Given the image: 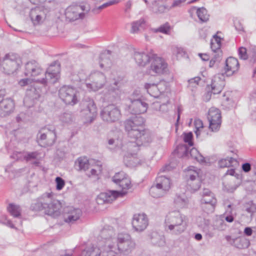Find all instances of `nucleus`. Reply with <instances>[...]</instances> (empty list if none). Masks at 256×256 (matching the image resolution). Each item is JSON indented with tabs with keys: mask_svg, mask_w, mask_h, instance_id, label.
I'll list each match as a JSON object with an SVG mask.
<instances>
[{
	"mask_svg": "<svg viewBox=\"0 0 256 256\" xmlns=\"http://www.w3.org/2000/svg\"><path fill=\"white\" fill-rule=\"evenodd\" d=\"M114 231L112 227L106 226L100 232V236L105 238L107 254L104 256H129L134 250L136 244L131 236L126 232L118 233L114 236Z\"/></svg>",
	"mask_w": 256,
	"mask_h": 256,
	"instance_id": "obj_1",
	"label": "nucleus"
},
{
	"mask_svg": "<svg viewBox=\"0 0 256 256\" xmlns=\"http://www.w3.org/2000/svg\"><path fill=\"white\" fill-rule=\"evenodd\" d=\"M144 122L143 118L136 116L126 120L124 122L125 130L128 136L133 140H136L140 146H147L153 140L151 133L144 130L142 126Z\"/></svg>",
	"mask_w": 256,
	"mask_h": 256,
	"instance_id": "obj_2",
	"label": "nucleus"
},
{
	"mask_svg": "<svg viewBox=\"0 0 256 256\" xmlns=\"http://www.w3.org/2000/svg\"><path fill=\"white\" fill-rule=\"evenodd\" d=\"M31 208L36 211L44 210L45 214L56 217L60 214L62 204L55 198L53 192H46L32 204Z\"/></svg>",
	"mask_w": 256,
	"mask_h": 256,
	"instance_id": "obj_3",
	"label": "nucleus"
},
{
	"mask_svg": "<svg viewBox=\"0 0 256 256\" xmlns=\"http://www.w3.org/2000/svg\"><path fill=\"white\" fill-rule=\"evenodd\" d=\"M164 226L171 234L179 235L186 229L187 218L179 210L170 211L165 217Z\"/></svg>",
	"mask_w": 256,
	"mask_h": 256,
	"instance_id": "obj_4",
	"label": "nucleus"
},
{
	"mask_svg": "<svg viewBox=\"0 0 256 256\" xmlns=\"http://www.w3.org/2000/svg\"><path fill=\"white\" fill-rule=\"evenodd\" d=\"M116 184L122 188V191L110 190L100 193L96 199V202L98 204L111 203L117 198L123 197L127 194L128 190L132 187L131 180L129 176Z\"/></svg>",
	"mask_w": 256,
	"mask_h": 256,
	"instance_id": "obj_5",
	"label": "nucleus"
},
{
	"mask_svg": "<svg viewBox=\"0 0 256 256\" xmlns=\"http://www.w3.org/2000/svg\"><path fill=\"white\" fill-rule=\"evenodd\" d=\"M60 72V64L54 62L50 64L45 72V78L41 79L26 78L20 80L18 84L24 86L31 84L32 82H40L44 85L48 84H54L58 78Z\"/></svg>",
	"mask_w": 256,
	"mask_h": 256,
	"instance_id": "obj_6",
	"label": "nucleus"
},
{
	"mask_svg": "<svg viewBox=\"0 0 256 256\" xmlns=\"http://www.w3.org/2000/svg\"><path fill=\"white\" fill-rule=\"evenodd\" d=\"M144 87L151 96L156 98L164 97L166 98V102H168V94L170 88L167 82L162 80L158 84L148 82L144 84Z\"/></svg>",
	"mask_w": 256,
	"mask_h": 256,
	"instance_id": "obj_7",
	"label": "nucleus"
},
{
	"mask_svg": "<svg viewBox=\"0 0 256 256\" xmlns=\"http://www.w3.org/2000/svg\"><path fill=\"white\" fill-rule=\"evenodd\" d=\"M50 10V8L46 3L30 9L28 12V18L32 26H38L42 25L46 20Z\"/></svg>",
	"mask_w": 256,
	"mask_h": 256,
	"instance_id": "obj_8",
	"label": "nucleus"
},
{
	"mask_svg": "<svg viewBox=\"0 0 256 256\" xmlns=\"http://www.w3.org/2000/svg\"><path fill=\"white\" fill-rule=\"evenodd\" d=\"M90 10L88 4H72L66 8L64 15L68 20L72 22L84 18Z\"/></svg>",
	"mask_w": 256,
	"mask_h": 256,
	"instance_id": "obj_9",
	"label": "nucleus"
},
{
	"mask_svg": "<svg viewBox=\"0 0 256 256\" xmlns=\"http://www.w3.org/2000/svg\"><path fill=\"white\" fill-rule=\"evenodd\" d=\"M58 96L66 104L74 106L78 102L80 92L74 88L64 86L60 88Z\"/></svg>",
	"mask_w": 256,
	"mask_h": 256,
	"instance_id": "obj_10",
	"label": "nucleus"
},
{
	"mask_svg": "<svg viewBox=\"0 0 256 256\" xmlns=\"http://www.w3.org/2000/svg\"><path fill=\"white\" fill-rule=\"evenodd\" d=\"M150 66L147 72L152 76H160L166 72L168 64L163 58L154 54L152 56Z\"/></svg>",
	"mask_w": 256,
	"mask_h": 256,
	"instance_id": "obj_11",
	"label": "nucleus"
},
{
	"mask_svg": "<svg viewBox=\"0 0 256 256\" xmlns=\"http://www.w3.org/2000/svg\"><path fill=\"white\" fill-rule=\"evenodd\" d=\"M56 134L54 126L44 127L40 130L38 135V141L42 146H52L56 142Z\"/></svg>",
	"mask_w": 256,
	"mask_h": 256,
	"instance_id": "obj_12",
	"label": "nucleus"
},
{
	"mask_svg": "<svg viewBox=\"0 0 256 256\" xmlns=\"http://www.w3.org/2000/svg\"><path fill=\"white\" fill-rule=\"evenodd\" d=\"M200 170L194 166L188 167L186 176L188 178V188L192 192L198 190L201 186Z\"/></svg>",
	"mask_w": 256,
	"mask_h": 256,
	"instance_id": "obj_13",
	"label": "nucleus"
},
{
	"mask_svg": "<svg viewBox=\"0 0 256 256\" xmlns=\"http://www.w3.org/2000/svg\"><path fill=\"white\" fill-rule=\"evenodd\" d=\"M105 238L99 236L98 242L97 244H90L81 253V256H104V254H107V252L105 250Z\"/></svg>",
	"mask_w": 256,
	"mask_h": 256,
	"instance_id": "obj_14",
	"label": "nucleus"
},
{
	"mask_svg": "<svg viewBox=\"0 0 256 256\" xmlns=\"http://www.w3.org/2000/svg\"><path fill=\"white\" fill-rule=\"evenodd\" d=\"M20 62V60L17 54H6L4 58L2 64L4 72L8 74H14L19 68Z\"/></svg>",
	"mask_w": 256,
	"mask_h": 256,
	"instance_id": "obj_15",
	"label": "nucleus"
},
{
	"mask_svg": "<svg viewBox=\"0 0 256 256\" xmlns=\"http://www.w3.org/2000/svg\"><path fill=\"white\" fill-rule=\"evenodd\" d=\"M100 114L102 120L108 123L116 122L121 118L120 110L114 104L103 108Z\"/></svg>",
	"mask_w": 256,
	"mask_h": 256,
	"instance_id": "obj_16",
	"label": "nucleus"
},
{
	"mask_svg": "<svg viewBox=\"0 0 256 256\" xmlns=\"http://www.w3.org/2000/svg\"><path fill=\"white\" fill-rule=\"evenodd\" d=\"M85 108L81 112L80 116L84 119V122L90 124L92 122L96 116V107L92 100H89L84 104Z\"/></svg>",
	"mask_w": 256,
	"mask_h": 256,
	"instance_id": "obj_17",
	"label": "nucleus"
},
{
	"mask_svg": "<svg viewBox=\"0 0 256 256\" xmlns=\"http://www.w3.org/2000/svg\"><path fill=\"white\" fill-rule=\"evenodd\" d=\"M133 229L136 232H142L148 225V219L144 213H138L134 214L132 220Z\"/></svg>",
	"mask_w": 256,
	"mask_h": 256,
	"instance_id": "obj_18",
	"label": "nucleus"
},
{
	"mask_svg": "<svg viewBox=\"0 0 256 256\" xmlns=\"http://www.w3.org/2000/svg\"><path fill=\"white\" fill-rule=\"evenodd\" d=\"M91 83L86 84L88 88L93 91H98L102 88L106 82V76L102 72H96L91 75Z\"/></svg>",
	"mask_w": 256,
	"mask_h": 256,
	"instance_id": "obj_19",
	"label": "nucleus"
},
{
	"mask_svg": "<svg viewBox=\"0 0 256 256\" xmlns=\"http://www.w3.org/2000/svg\"><path fill=\"white\" fill-rule=\"evenodd\" d=\"M223 77L222 74L215 76L212 78L210 84L207 86V88L210 90L214 94L220 93L224 88L225 82Z\"/></svg>",
	"mask_w": 256,
	"mask_h": 256,
	"instance_id": "obj_20",
	"label": "nucleus"
},
{
	"mask_svg": "<svg viewBox=\"0 0 256 256\" xmlns=\"http://www.w3.org/2000/svg\"><path fill=\"white\" fill-rule=\"evenodd\" d=\"M178 153H182V156H190L196 160L200 162H202L204 161V158L198 152L196 148H192L190 152H188V148L186 144L179 145L178 146Z\"/></svg>",
	"mask_w": 256,
	"mask_h": 256,
	"instance_id": "obj_21",
	"label": "nucleus"
},
{
	"mask_svg": "<svg viewBox=\"0 0 256 256\" xmlns=\"http://www.w3.org/2000/svg\"><path fill=\"white\" fill-rule=\"evenodd\" d=\"M43 72L40 66L35 60L28 62L26 64L24 75L28 77H35Z\"/></svg>",
	"mask_w": 256,
	"mask_h": 256,
	"instance_id": "obj_22",
	"label": "nucleus"
},
{
	"mask_svg": "<svg viewBox=\"0 0 256 256\" xmlns=\"http://www.w3.org/2000/svg\"><path fill=\"white\" fill-rule=\"evenodd\" d=\"M130 102L131 104L130 105L129 108L133 114H140L146 112L148 105L141 99L139 98L131 99Z\"/></svg>",
	"mask_w": 256,
	"mask_h": 256,
	"instance_id": "obj_23",
	"label": "nucleus"
},
{
	"mask_svg": "<svg viewBox=\"0 0 256 256\" xmlns=\"http://www.w3.org/2000/svg\"><path fill=\"white\" fill-rule=\"evenodd\" d=\"M82 212L80 208L68 206L64 210V219L66 222H73L80 218Z\"/></svg>",
	"mask_w": 256,
	"mask_h": 256,
	"instance_id": "obj_24",
	"label": "nucleus"
},
{
	"mask_svg": "<svg viewBox=\"0 0 256 256\" xmlns=\"http://www.w3.org/2000/svg\"><path fill=\"white\" fill-rule=\"evenodd\" d=\"M140 144L136 140L130 141L124 139L122 152H126L124 156L136 155L139 150Z\"/></svg>",
	"mask_w": 256,
	"mask_h": 256,
	"instance_id": "obj_25",
	"label": "nucleus"
},
{
	"mask_svg": "<svg viewBox=\"0 0 256 256\" xmlns=\"http://www.w3.org/2000/svg\"><path fill=\"white\" fill-rule=\"evenodd\" d=\"M152 54L144 52L136 51L134 54V58L138 66H144L150 62Z\"/></svg>",
	"mask_w": 256,
	"mask_h": 256,
	"instance_id": "obj_26",
	"label": "nucleus"
},
{
	"mask_svg": "<svg viewBox=\"0 0 256 256\" xmlns=\"http://www.w3.org/2000/svg\"><path fill=\"white\" fill-rule=\"evenodd\" d=\"M239 68V64L236 58L230 57L226 61L225 72L228 76L233 74Z\"/></svg>",
	"mask_w": 256,
	"mask_h": 256,
	"instance_id": "obj_27",
	"label": "nucleus"
},
{
	"mask_svg": "<svg viewBox=\"0 0 256 256\" xmlns=\"http://www.w3.org/2000/svg\"><path fill=\"white\" fill-rule=\"evenodd\" d=\"M40 97V94L36 88H32L27 91L26 95L24 100V103L26 106L30 108L32 106Z\"/></svg>",
	"mask_w": 256,
	"mask_h": 256,
	"instance_id": "obj_28",
	"label": "nucleus"
},
{
	"mask_svg": "<svg viewBox=\"0 0 256 256\" xmlns=\"http://www.w3.org/2000/svg\"><path fill=\"white\" fill-rule=\"evenodd\" d=\"M120 83L119 80H114L107 88L108 94L114 98H116L120 96L122 92L120 90Z\"/></svg>",
	"mask_w": 256,
	"mask_h": 256,
	"instance_id": "obj_29",
	"label": "nucleus"
},
{
	"mask_svg": "<svg viewBox=\"0 0 256 256\" xmlns=\"http://www.w3.org/2000/svg\"><path fill=\"white\" fill-rule=\"evenodd\" d=\"M14 104L11 98H6L0 102V109L4 112V115H7L13 112Z\"/></svg>",
	"mask_w": 256,
	"mask_h": 256,
	"instance_id": "obj_30",
	"label": "nucleus"
},
{
	"mask_svg": "<svg viewBox=\"0 0 256 256\" xmlns=\"http://www.w3.org/2000/svg\"><path fill=\"white\" fill-rule=\"evenodd\" d=\"M154 183L159 187L168 192L170 188L171 182L170 178L163 176H158Z\"/></svg>",
	"mask_w": 256,
	"mask_h": 256,
	"instance_id": "obj_31",
	"label": "nucleus"
},
{
	"mask_svg": "<svg viewBox=\"0 0 256 256\" xmlns=\"http://www.w3.org/2000/svg\"><path fill=\"white\" fill-rule=\"evenodd\" d=\"M76 164L78 166L80 170L84 171L88 170L90 166L95 164L94 160H88L86 157H80L76 161Z\"/></svg>",
	"mask_w": 256,
	"mask_h": 256,
	"instance_id": "obj_32",
	"label": "nucleus"
},
{
	"mask_svg": "<svg viewBox=\"0 0 256 256\" xmlns=\"http://www.w3.org/2000/svg\"><path fill=\"white\" fill-rule=\"evenodd\" d=\"M124 140L120 136L117 138H112L108 140L109 148L114 150H122Z\"/></svg>",
	"mask_w": 256,
	"mask_h": 256,
	"instance_id": "obj_33",
	"label": "nucleus"
},
{
	"mask_svg": "<svg viewBox=\"0 0 256 256\" xmlns=\"http://www.w3.org/2000/svg\"><path fill=\"white\" fill-rule=\"evenodd\" d=\"M168 192L164 190L161 188L155 183L150 187V194L154 198H158L164 196Z\"/></svg>",
	"mask_w": 256,
	"mask_h": 256,
	"instance_id": "obj_34",
	"label": "nucleus"
},
{
	"mask_svg": "<svg viewBox=\"0 0 256 256\" xmlns=\"http://www.w3.org/2000/svg\"><path fill=\"white\" fill-rule=\"evenodd\" d=\"M112 66V62L110 56L108 54H102L100 56V66L101 68L106 70L110 68Z\"/></svg>",
	"mask_w": 256,
	"mask_h": 256,
	"instance_id": "obj_35",
	"label": "nucleus"
},
{
	"mask_svg": "<svg viewBox=\"0 0 256 256\" xmlns=\"http://www.w3.org/2000/svg\"><path fill=\"white\" fill-rule=\"evenodd\" d=\"M124 162L128 166L130 167L136 166L141 164L142 161L136 157V155L124 156Z\"/></svg>",
	"mask_w": 256,
	"mask_h": 256,
	"instance_id": "obj_36",
	"label": "nucleus"
},
{
	"mask_svg": "<svg viewBox=\"0 0 256 256\" xmlns=\"http://www.w3.org/2000/svg\"><path fill=\"white\" fill-rule=\"evenodd\" d=\"M220 168L234 166L238 164L237 160L232 158H226L220 160L218 162Z\"/></svg>",
	"mask_w": 256,
	"mask_h": 256,
	"instance_id": "obj_37",
	"label": "nucleus"
},
{
	"mask_svg": "<svg viewBox=\"0 0 256 256\" xmlns=\"http://www.w3.org/2000/svg\"><path fill=\"white\" fill-rule=\"evenodd\" d=\"M196 14L200 20L202 22H206L209 20L210 16L208 13V10L204 7L198 8Z\"/></svg>",
	"mask_w": 256,
	"mask_h": 256,
	"instance_id": "obj_38",
	"label": "nucleus"
},
{
	"mask_svg": "<svg viewBox=\"0 0 256 256\" xmlns=\"http://www.w3.org/2000/svg\"><path fill=\"white\" fill-rule=\"evenodd\" d=\"M8 210L14 218H20L21 216V208L18 205L12 204H9Z\"/></svg>",
	"mask_w": 256,
	"mask_h": 256,
	"instance_id": "obj_39",
	"label": "nucleus"
},
{
	"mask_svg": "<svg viewBox=\"0 0 256 256\" xmlns=\"http://www.w3.org/2000/svg\"><path fill=\"white\" fill-rule=\"evenodd\" d=\"M208 119H214L215 120H222L220 111L214 107L211 108L208 112Z\"/></svg>",
	"mask_w": 256,
	"mask_h": 256,
	"instance_id": "obj_40",
	"label": "nucleus"
},
{
	"mask_svg": "<svg viewBox=\"0 0 256 256\" xmlns=\"http://www.w3.org/2000/svg\"><path fill=\"white\" fill-rule=\"evenodd\" d=\"M152 5V10L156 14L164 13L170 10V8L165 5H158L156 1L153 2Z\"/></svg>",
	"mask_w": 256,
	"mask_h": 256,
	"instance_id": "obj_41",
	"label": "nucleus"
},
{
	"mask_svg": "<svg viewBox=\"0 0 256 256\" xmlns=\"http://www.w3.org/2000/svg\"><path fill=\"white\" fill-rule=\"evenodd\" d=\"M89 168L90 169V173L88 174V176L96 177L102 172V166L99 164H92L90 166Z\"/></svg>",
	"mask_w": 256,
	"mask_h": 256,
	"instance_id": "obj_42",
	"label": "nucleus"
},
{
	"mask_svg": "<svg viewBox=\"0 0 256 256\" xmlns=\"http://www.w3.org/2000/svg\"><path fill=\"white\" fill-rule=\"evenodd\" d=\"M145 23L144 20L143 18H140L138 20L133 22L131 24V28L130 32L132 34L138 33L142 25Z\"/></svg>",
	"mask_w": 256,
	"mask_h": 256,
	"instance_id": "obj_43",
	"label": "nucleus"
},
{
	"mask_svg": "<svg viewBox=\"0 0 256 256\" xmlns=\"http://www.w3.org/2000/svg\"><path fill=\"white\" fill-rule=\"evenodd\" d=\"M209 122V129L213 132H218L220 128L222 120H216L214 119H208Z\"/></svg>",
	"mask_w": 256,
	"mask_h": 256,
	"instance_id": "obj_44",
	"label": "nucleus"
},
{
	"mask_svg": "<svg viewBox=\"0 0 256 256\" xmlns=\"http://www.w3.org/2000/svg\"><path fill=\"white\" fill-rule=\"evenodd\" d=\"M188 199L184 196H178L174 200L176 204L180 208L187 207L188 204Z\"/></svg>",
	"mask_w": 256,
	"mask_h": 256,
	"instance_id": "obj_45",
	"label": "nucleus"
},
{
	"mask_svg": "<svg viewBox=\"0 0 256 256\" xmlns=\"http://www.w3.org/2000/svg\"><path fill=\"white\" fill-rule=\"evenodd\" d=\"M244 210L252 216L256 212V205L252 202H248L244 204Z\"/></svg>",
	"mask_w": 256,
	"mask_h": 256,
	"instance_id": "obj_46",
	"label": "nucleus"
},
{
	"mask_svg": "<svg viewBox=\"0 0 256 256\" xmlns=\"http://www.w3.org/2000/svg\"><path fill=\"white\" fill-rule=\"evenodd\" d=\"M128 177V176L124 172H118L116 173L112 177V181L116 184H117L119 182H122L124 178H126Z\"/></svg>",
	"mask_w": 256,
	"mask_h": 256,
	"instance_id": "obj_47",
	"label": "nucleus"
},
{
	"mask_svg": "<svg viewBox=\"0 0 256 256\" xmlns=\"http://www.w3.org/2000/svg\"><path fill=\"white\" fill-rule=\"evenodd\" d=\"M172 54L175 55L177 57H182L185 54V51L182 47L176 46H173L171 48Z\"/></svg>",
	"mask_w": 256,
	"mask_h": 256,
	"instance_id": "obj_48",
	"label": "nucleus"
},
{
	"mask_svg": "<svg viewBox=\"0 0 256 256\" xmlns=\"http://www.w3.org/2000/svg\"><path fill=\"white\" fill-rule=\"evenodd\" d=\"M216 202H208L201 204L202 208L207 213L214 212Z\"/></svg>",
	"mask_w": 256,
	"mask_h": 256,
	"instance_id": "obj_49",
	"label": "nucleus"
},
{
	"mask_svg": "<svg viewBox=\"0 0 256 256\" xmlns=\"http://www.w3.org/2000/svg\"><path fill=\"white\" fill-rule=\"evenodd\" d=\"M200 80L199 77H195L188 80V87L193 91L195 88L197 87Z\"/></svg>",
	"mask_w": 256,
	"mask_h": 256,
	"instance_id": "obj_50",
	"label": "nucleus"
},
{
	"mask_svg": "<svg viewBox=\"0 0 256 256\" xmlns=\"http://www.w3.org/2000/svg\"><path fill=\"white\" fill-rule=\"evenodd\" d=\"M198 226L204 230H208L209 221L202 218H199L196 221Z\"/></svg>",
	"mask_w": 256,
	"mask_h": 256,
	"instance_id": "obj_51",
	"label": "nucleus"
},
{
	"mask_svg": "<svg viewBox=\"0 0 256 256\" xmlns=\"http://www.w3.org/2000/svg\"><path fill=\"white\" fill-rule=\"evenodd\" d=\"M38 153L37 152H28L24 156V158L26 161L34 160L37 158Z\"/></svg>",
	"mask_w": 256,
	"mask_h": 256,
	"instance_id": "obj_52",
	"label": "nucleus"
},
{
	"mask_svg": "<svg viewBox=\"0 0 256 256\" xmlns=\"http://www.w3.org/2000/svg\"><path fill=\"white\" fill-rule=\"evenodd\" d=\"M192 139V132L184 133V140L186 143H188L190 146H192L194 144Z\"/></svg>",
	"mask_w": 256,
	"mask_h": 256,
	"instance_id": "obj_53",
	"label": "nucleus"
},
{
	"mask_svg": "<svg viewBox=\"0 0 256 256\" xmlns=\"http://www.w3.org/2000/svg\"><path fill=\"white\" fill-rule=\"evenodd\" d=\"M170 30V26L168 23H166L164 25L160 26L158 29L155 30L156 32H160L164 34H167Z\"/></svg>",
	"mask_w": 256,
	"mask_h": 256,
	"instance_id": "obj_54",
	"label": "nucleus"
},
{
	"mask_svg": "<svg viewBox=\"0 0 256 256\" xmlns=\"http://www.w3.org/2000/svg\"><path fill=\"white\" fill-rule=\"evenodd\" d=\"M56 188L57 190H60L63 188L65 185L64 180L60 177H56Z\"/></svg>",
	"mask_w": 256,
	"mask_h": 256,
	"instance_id": "obj_55",
	"label": "nucleus"
},
{
	"mask_svg": "<svg viewBox=\"0 0 256 256\" xmlns=\"http://www.w3.org/2000/svg\"><path fill=\"white\" fill-rule=\"evenodd\" d=\"M201 204L208 202H216V200L214 196H210V197L202 198L200 200Z\"/></svg>",
	"mask_w": 256,
	"mask_h": 256,
	"instance_id": "obj_56",
	"label": "nucleus"
},
{
	"mask_svg": "<svg viewBox=\"0 0 256 256\" xmlns=\"http://www.w3.org/2000/svg\"><path fill=\"white\" fill-rule=\"evenodd\" d=\"M238 55L240 58L242 60H246L248 58V54L246 48L241 47L238 50Z\"/></svg>",
	"mask_w": 256,
	"mask_h": 256,
	"instance_id": "obj_57",
	"label": "nucleus"
},
{
	"mask_svg": "<svg viewBox=\"0 0 256 256\" xmlns=\"http://www.w3.org/2000/svg\"><path fill=\"white\" fill-rule=\"evenodd\" d=\"M60 120L64 122H68L72 120V116L69 113H64L60 116Z\"/></svg>",
	"mask_w": 256,
	"mask_h": 256,
	"instance_id": "obj_58",
	"label": "nucleus"
},
{
	"mask_svg": "<svg viewBox=\"0 0 256 256\" xmlns=\"http://www.w3.org/2000/svg\"><path fill=\"white\" fill-rule=\"evenodd\" d=\"M207 88L206 92L203 96V100L206 102H208L212 97V91L210 90Z\"/></svg>",
	"mask_w": 256,
	"mask_h": 256,
	"instance_id": "obj_59",
	"label": "nucleus"
},
{
	"mask_svg": "<svg viewBox=\"0 0 256 256\" xmlns=\"http://www.w3.org/2000/svg\"><path fill=\"white\" fill-rule=\"evenodd\" d=\"M156 239L158 240V242L153 241V242L158 246H162L164 244L165 241L164 236H156Z\"/></svg>",
	"mask_w": 256,
	"mask_h": 256,
	"instance_id": "obj_60",
	"label": "nucleus"
},
{
	"mask_svg": "<svg viewBox=\"0 0 256 256\" xmlns=\"http://www.w3.org/2000/svg\"><path fill=\"white\" fill-rule=\"evenodd\" d=\"M202 198L210 197V196H214V194L210 190L206 188H204L202 192Z\"/></svg>",
	"mask_w": 256,
	"mask_h": 256,
	"instance_id": "obj_61",
	"label": "nucleus"
},
{
	"mask_svg": "<svg viewBox=\"0 0 256 256\" xmlns=\"http://www.w3.org/2000/svg\"><path fill=\"white\" fill-rule=\"evenodd\" d=\"M220 45L211 42V48L214 52H219L220 51Z\"/></svg>",
	"mask_w": 256,
	"mask_h": 256,
	"instance_id": "obj_62",
	"label": "nucleus"
},
{
	"mask_svg": "<svg viewBox=\"0 0 256 256\" xmlns=\"http://www.w3.org/2000/svg\"><path fill=\"white\" fill-rule=\"evenodd\" d=\"M185 2L186 0H174L170 8V9L176 7H180L181 6V4Z\"/></svg>",
	"mask_w": 256,
	"mask_h": 256,
	"instance_id": "obj_63",
	"label": "nucleus"
},
{
	"mask_svg": "<svg viewBox=\"0 0 256 256\" xmlns=\"http://www.w3.org/2000/svg\"><path fill=\"white\" fill-rule=\"evenodd\" d=\"M194 124L196 129H201L203 128V122L202 120L200 119H196L194 120Z\"/></svg>",
	"mask_w": 256,
	"mask_h": 256,
	"instance_id": "obj_64",
	"label": "nucleus"
}]
</instances>
